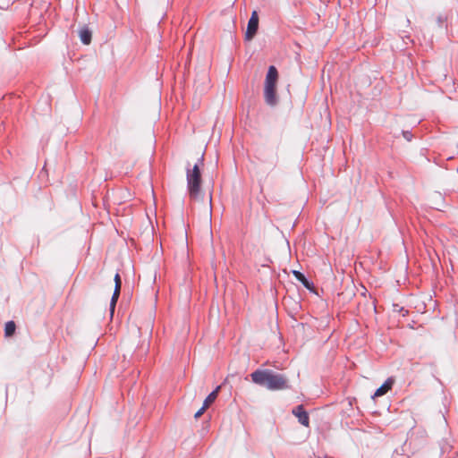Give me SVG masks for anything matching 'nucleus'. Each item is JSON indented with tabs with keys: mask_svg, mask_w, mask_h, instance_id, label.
Wrapping results in <instances>:
<instances>
[{
	"mask_svg": "<svg viewBox=\"0 0 458 458\" xmlns=\"http://www.w3.org/2000/svg\"><path fill=\"white\" fill-rule=\"evenodd\" d=\"M253 383L267 387L268 390L276 391L285 387V378L282 374L271 369H257L250 374Z\"/></svg>",
	"mask_w": 458,
	"mask_h": 458,
	"instance_id": "1",
	"label": "nucleus"
},
{
	"mask_svg": "<svg viewBox=\"0 0 458 458\" xmlns=\"http://www.w3.org/2000/svg\"><path fill=\"white\" fill-rule=\"evenodd\" d=\"M204 165V154L200 156L193 167L186 169L187 190L190 197L197 199L200 192L201 173L200 166Z\"/></svg>",
	"mask_w": 458,
	"mask_h": 458,
	"instance_id": "2",
	"label": "nucleus"
},
{
	"mask_svg": "<svg viewBox=\"0 0 458 458\" xmlns=\"http://www.w3.org/2000/svg\"><path fill=\"white\" fill-rule=\"evenodd\" d=\"M278 79V72L274 65L268 67L264 83V99L267 106H276L278 103V96L276 87Z\"/></svg>",
	"mask_w": 458,
	"mask_h": 458,
	"instance_id": "3",
	"label": "nucleus"
},
{
	"mask_svg": "<svg viewBox=\"0 0 458 458\" xmlns=\"http://www.w3.org/2000/svg\"><path fill=\"white\" fill-rule=\"evenodd\" d=\"M292 414L297 418L298 422L306 427H310V416L302 404H299L293 408Z\"/></svg>",
	"mask_w": 458,
	"mask_h": 458,
	"instance_id": "4",
	"label": "nucleus"
},
{
	"mask_svg": "<svg viewBox=\"0 0 458 458\" xmlns=\"http://www.w3.org/2000/svg\"><path fill=\"white\" fill-rule=\"evenodd\" d=\"M259 29V16L256 11H253L248 21L245 38L248 40L253 38Z\"/></svg>",
	"mask_w": 458,
	"mask_h": 458,
	"instance_id": "5",
	"label": "nucleus"
},
{
	"mask_svg": "<svg viewBox=\"0 0 458 458\" xmlns=\"http://www.w3.org/2000/svg\"><path fill=\"white\" fill-rule=\"evenodd\" d=\"M114 280L115 285H114V293H113V295H112V298L110 301V307H109L111 316L114 315V308H115L117 300L120 295V291H121L122 282H121V278H120V276L118 273L115 274Z\"/></svg>",
	"mask_w": 458,
	"mask_h": 458,
	"instance_id": "6",
	"label": "nucleus"
},
{
	"mask_svg": "<svg viewBox=\"0 0 458 458\" xmlns=\"http://www.w3.org/2000/svg\"><path fill=\"white\" fill-rule=\"evenodd\" d=\"M394 380L388 377L374 393L372 398L382 396L386 394L393 386Z\"/></svg>",
	"mask_w": 458,
	"mask_h": 458,
	"instance_id": "7",
	"label": "nucleus"
},
{
	"mask_svg": "<svg viewBox=\"0 0 458 458\" xmlns=\"http://www.w3.org/2000/svg\"><path fill=\"white\" fill-rule=\"evenodd\" d=\"M293 275L296 278L298 282H300L306 289L312 291L313 290V283L309 280L305 275L298 270H292Z\"/></svg>",
	"mask_w": 458,
	"mask_h": 458,
	"instance_id": "8",
	"label": "nucleus"
},
{
	"mask_svg": "<svg viewBox=\"0 0 458 458\" xmlns=\"http://www.w3.org/2000/svg\"><path fill=\"white\" fill-rule=\"evenodd\" d=\"M79 36H80L81 41L84 45H89L91 42V31L86 26L82 27L79 30Z\"/></svg>",
	"mask_w": 458,
	"mask_h": 458,
	"instance_id": "9",
	"label": "nucleus"
},
{
	"mask_svg": "<svg viewBox=\"0 0 458 458\" xmlns=\"http://www.w3.org/2000/svg\"><path fill=\"white\" fill-rule=\"evenodd\" d=\"M220 389V386H217L215 390H213L204 400L203 406L207 409L208 406L216 399L218 391Z\"/></svg>",
	"mask_w": 458,
	"mask_h": 458,
	"instance_id": "10",
	"label": "nucleus"
},
{
	"mask_svg": "<svg viewBox=\"0 0 458 458\" xmlns=\"http://www.w3.org/2000/svg\"><path fill=\"white\" fill-rule=\"evenodd\" d=\"M15 323L13 321H8L4 326V335L7 337L13 335L15 332Z\"/></svg>",
	"mask_w": 458,
	"mask_h": 458,
	"instance_id": "11",
	"label": "nucleus"
},
{
	"mask_svg": "<svg viewBox=\"0 0 458 458\" xmlns=\"http://www.w3.org/2000/svg\"><path fill=\"white\" fill-rule=\"evenodd\" d=\"M288 325H291L296 332H301L304 328V325L302 323H299L294 318H291L290 320L288 319Z\"/></svg>",
	"mask_w": 458,
	"mask_h": 458,
	"instance_id": "12",
	"label": "nucleus"
},
{
	"mask_svg": "<svg viewBox=\"0 0 458 458\" xmlns=\"http://www.w3.org/2000/svg\"><path fill=\"white\" fill-rule=\"evenodd\" d=\"M446 22V16L440 14L437 17V23L439 28H444L445 26Z\"/></svg>",
	"mask_w": 458,
	"mask_h": 458,
	"instance_id": "13",
	"label": "nucleus"
},
{
	"mask_svg": "<svg viewBox=\"0 0 458 458\" xmlns=\"http://www.w3.org/2000/svg\"><path fill=\"white\" fill-rule=\"evenodd\" d=\"M402 134L407 141H411L412 140L413 135L411 131H402Z\"/></svg>",
	"mask_w": 458,
	"mask_h": 458,
	"instance_id": "14",
	"label": "nucleus"
},
{
	"mask_svg": "<svg viewBox=\"0 0 458 458\" xmlns=\"http://www.w3.org/2000/svg\"><path fill=\"white\" fill-rule=\"evenodd\" d=\"M394 310L403 312V317H404L408 313L407 310H405L403 307H399L397 304H394Z\"/></svg>",
	"mask_w": 458,
	"mask_h": 458,
	"instance_id": "15",
	"label": "nucleus"
},
{
	"mask_svg": "<svg viewBox=\"0 0 458 458\" xmlns=\"http://www.w3.org/2000/svg\"><path fill=\"white\" fill-rule=\"evenodd\" d=\"M394 310L403 312V317H404L408 313L407 310H405L403 307H399L397 304H394Z\"/></svg>",
	"mask_w": 458,
	"mask_h": 458,
	"instance_id": "16",
	"label": "nucleus"
},
{
	"mask_svg": "<svg viewBox=\"0 0 458 458\" xmlns=\"http://www.w3.org/2000/svg\"><path fill=\"white\" fill-rule=\"evenodd\" d=\"M394 310L403 312V317H404L408 313L407 310H405L403 307H399L397 304H394Z\"/></svg>",
	"mask_w": 458,
	"mask_h": 458,
	"instance_id": "17",
	"label": "nucleus"
},
{
	"mask_svg": "<svg viewBox=\"0 0 458 458\" xmlns=\"http://www.w3.org/2000/svg\"><path fill=\"white\" fill-rule=\"evenodd\" d=\"M206 409H207V408H206V407H204V406L202 405V407H201V408H200V409H199V410L195 413L194 417H195V418H199V417H200V416L204 413V411H206Z\"/></svg>",
	"mask_w": 458,
	"mask_h": 458,
	"instance_id": "18",
	"label": "nucleus"
},
{
	"mask_svg": "<svg viewBox=\"0 0 458 458\" xmlns=\"http://www.w3.org/2000/svg\"><path fill=\"white\" fill-rule=\"evenodd\" d=\"M296 285L294 284H292L291 285H288V292L293 290V289H296Z\"/></svg>",
	"mask_w": 458,
	"mask_h": 458,
	"instance_id": "19",
	"label": "nucleus"
}]
</instances>
